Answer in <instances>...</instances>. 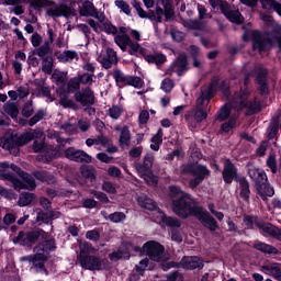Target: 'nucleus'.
I'll return each mask as SVG.
<instances>
[{"label":"nucleus","mask_w":281,"mask_h":281,"mask_svg":"<svg viewBox=\"0 0 281 281\" xmlns=\"http://www.w3.org/2000/svg\"><path fill=\"white\" fill-rule=\"evenodd\" d=\"M169 196L172 201V212H175L177 216L180 218L196 216L202 225L210 229V232H216L218 223L192 199V195L183 192L180 187L171 186L169 187Z\"/></svg>","instance_id":"1"},{"label":"nucleus","mask_w":281,"mask_h":281,"mask_svg":"<svg viewBox=\"0 0 281 281\" xmlns=\"http://www.w3.org/2000/svg\"><path fill=\"white\" fill-rule=\"evenodd\" d=\"M38 240H43L35 246V249L40 250V252L49 256V251H54V249H56V241L54 239H49V233L41 228L29 233L21 231L18 236L13 238V244L32 248V246L38 243Z\"/></svg>","instance_id":"2"},{"label":"nucleus","mask_w":281,"mask_h":281,"mask_svg":"<svg viewBox=\"0 0 281 281\" xmlns=\"http://www.w3.org/2000/svg\"><path fill=\"white\" fill-rule=\"evenodd\" d=\"M231 109L235 111H241V109H247L249 115L252 113H258L260 111V102L256 98H248L247 93H235L232 101L226 103L217 113V120L220 122H225L229 117Z\"/></svg>","instance_id":"3"},{"label":"nucleus","mask_w":281,"mask_h":281,"mask_svg":"<svg viewBox=\"0 0 281 281\" xmlns=\"http://www.w3.org/2000/svg\"><path fill=\"white\" fill-rule=\"evenodd\" d=\"M32 139H45L43 130H29L20 136L7 133L0 137V147L4 150H9L11 155H19V147L25 146V144H30Z\"/></svg>","instance_id":"4"},{"label":"nucleus","mask_w":281,"mask_h":281,"mask_svg":"<svg viewBox=\"0 0 281 281\" xmlns=\"http://www.w3.org/2000/svg\"><path fill=\"white\" fill-rule=\"evenodd\" d=\"M216 87H218V81L213 80L209 86L201 88V92L195 102V110H193V115H186L187 122H192V120H194L195 124H201L203 120H207V106L210 100L214 98Z\"/></svg>","instance_id":"5"},{"label":"nucleus","mask_w":281,"mask_h":281,"mask_svg":"<svg viewBox=\"0 0 281 281\" xmlns=\"http://www.w3.org/2000/svg\"><path fill=\"white\" fill-rule=\"evenodd\" d=\"M0 179L11 181L14 190H36V180L31 175H23V180L19 179L13 172H4L0 169Z\"/></svg>","instance_id":"6"},{"label":"nucleus","mask_w":281,"mask_h":281,"mask_svg":"<svg viewBox=\"0 0 281 281\" xmlns=\"http://www.w3.org/2000/svg\"><path fill=\"white\" fill-rule=\"evenodd\" d=\"M273 34H281V24H274L272 31L267 35L260 34V32L252 33V47L254 49H258V52H266L268 47H271V43H273L272 38Z\"/></svg>","instance_id":"7"},{"label":"nucleus","mask_w":281,"mask_h":281,"mask_svg":"<svg viewBox=\"0 0 281 281\" xmlns=\"http://www.w3.org/2000/svg\"><path fill=\"white\" fill-rule=\"evenodd\" d=\"M36 8H46V14L52 19H59V16H67L69 14V7L66 4H56L52 0H37Z\"/></svg>","instance_id":"8"},{"label":"nucleus","mask_w":281,"mask_h":281,"mask_svg":"<svg viewBox=\"0 0 281 281\" xmlns=\"http://www.w3.org/2000/svg\"><path fill=\"white\" fill-rule=\"evenodd\" d=\"M78 261L82 269H88V271H102L106 269V259H102L98 256L79 255Z\"/></svg>","instance_id":"9"},{"label":"nucleus","mask_w":281,"mask_h":281,"mask_svg":"<svg viewBox=\"0 0 281 281\" xmlns=\"http://www.w3.org/2000/svg\"><path fill=\"white\" fill-rule=\"evenodd\" d=\"M180 267L186 270L203 269V261L199 257H183L179 263L171 261L162 265V271Z\"/></svg>","instance_id":"10"},{"label":"nucleus","mask_w":281,"mask_h":281,"mask_svg":"<svg viewBox=\"0 0 281 281\" xmlns=\"http://www.w3.org/2000/svg\"><path fill=\"white\" fill-rule=\"evenodd\" d=\"M143 251L154 262H161V260H164L165 248L164 246H161V244L157 241H147L143 246Z\"/></svg>","instance_id":"11"},{"label":"nucleus","mask_w":281,"mask_h":281,"mask_svg":"<svg viewBox=\"0 0 281 281\" xmlns=\"http://www.w3.org/2000/svg\"><path fill=\"white\" fill-rule=\"evenodd\" d=\"M220 10L222 14L231 22L235 23L236 25H243L245 23V18L240 13V11L232 5L229 3L224 2L220 5Z\"/></svg>","instance_id":"12"},{"label":"nucleus","mask_w":281,"mask_h":281,"mask_svg":"<svg viewBox=\"0 0 281 281\" xmlns=\"http://www.w3.org/2000/svg\"><path fill=\"white\" fill-rule=\"evenodd\" d=\"M65 158L77 164H91L92 157L82 149L69 147L65 150Z\"/></svg>","instance_id":"13"},{"label":"nucleus","mask_w":281,"mask_h":281,"mask_svg":"<svg viewBox=\"0 0 281 281\" xmlns=\"http://www.w3.org/2000/svg\"><path fill=\"white\" fill-rule=\"evenodd\" d=\"M79 14L80 16H93L94 19H98L100 23H103L105 19L104 13L99 12V10L95 9V5H93V2L89 0L81 3L79 7Z\"/></svg>","instance_id":"14"},{"label":"nucleus","mask_w":281,"mask_h":281,"mask_svg":"<svg viewBox=\"0 0 281 281\" xmlns=\"http://www.w3.org/2000/svg\"><path fill=\"white\" fill-rule=\"evenodd\" d=\"M74 98L76 102H79V104H81V106H91L95 104V94L90 87H86L75 92Z\"/></svg>","instance_id":"15"},{"label":"nucleus","mask_w":281,"mask_h":281,"mask_svg":"<svg viewBox=\"0 0 281 281\" xmlns=\"http://www.w3.org/2000/svg\"><path fill=\"white\" fill-rule=\"evenodd\" d=\"M183 71H188V56L184 54L179 55L176 60L167 69V76H172V74H178V76H183Z\"/></svg>","instance_id":"16"},{"label":"nucleus","mask_w":281,"mask_h":281,"mask_svg":"<svg viewBox=\"0 0 281 281\" xmlns=\"http://www.w3.org/2000/svg\"><path fill=\"white\" fill-rule=\"evenodd\" d=\"M252 74L256 76V82L259 86L261 95H267V93H269V86L267 83V75L269 72L265 67L256 66Z\"/></svg>","instance_id":"17"},{"label":"nucleus","mask_w":281,"mask_h":281,"mask_svg":"<svg viewBox=\"0 0 281 281\" xmlns=\"http://www.w3.org/2000/svg\"><path fill=\"white\" fill-rule=\"evenodd\" d=\"M34 254L33 255V261L32 265L35 268L37 273H44L45 276L49 274V271L47 268H45V262H47V255L41 252L36 248H34Z\"/></svg>","instance_id":"18"},{"label":"nucleus","mask_w":281,"mask_h":281,"mask_svg":"<svg viewBox=\"0 0 281 281\" xmlns=\"http://www.w3.org/2000/svg\"><path fill=\"white\" fill-rule=\"evenodd\" d=\"M48 40L44 42L42 46L34 50L36 56L40 58H45V56H49L52 54V44L54 43V30L49 29L47 31Z\"/></svg>","instance_id":"19"},{"label":"nucleus","mask_w":281,"mask_h":281,"mask_svg":"<svg viewBox=\"0 0 281 281\" xmlns=\"http://www.w3.org/2000/svg\"><path fill=\"white\" fill-rule=\"evenodd\" d=\"M248 177L254 181L256 190L263 183H268L267 173L262 169H256L254 167L248 168Z\"/></svg>","instance_id":"20"},{"label":"nucleus","mask_w":281,"mask_h":281,"mask_svg":"<svg viewBox=\"0 0 281 281\" xmlns=\"http://www.w3.org/2000/svg\"><path fill=\"white\" fill-rule=\"evenodd\" d=\"M114 131H117V133H120L119 146L123 148V150L128 148V146H131V130L128 128V126L124 125L123 127H120V125H116L114 127Z\"/></svg>","instance_id":"21"},{"label":"nucleus","mask_w":281,"mask_h":281,"mask_svg":"<svg viewBox=\"0 0 281 281\" xmlns=\"http://www.w3.org/2000/svg\"><path fill=\"white\" fill-rule=\"evenodd\" d=\"M153 164H155V156H153V154H147L144 157L143 164H135V170L138 172V175H146V172H153Z\"/></svg>","instance_id":"22"},{"label":"nucleus","mask_w":281,"mask_h":281,"mask_svg":"<svg viewBox=\"0 0 281 281\" xmlns=\"http://www.w3.org/2000/svg\"><path fill=\"white\" fill-rule=\"evenodd\" d=\"M222 177L226 183H232L238 177V170L236 166L229 160L224 161V169L222 171Z\"/></svg>","instance_id":"23"},{"label":"nucleus","mask_w":281,"mask_h":281,"mask_svg":"<svg viewBox=\"0 0 281 281\" xmlns=\"http://www.w3.org/2000/svg\"><path fill=\"white\" fill-rule=\"evenodd\" d=\"M80 172L88 188H92V186H95V168H93V166H82L80 168Z\"/></svg>","instance_id":"24"},{"label":"nucleus","mask_w":281,"mask_h":281,"mask_svg":"<svg viewBox=\"0 0 281 281\" xmlns=\"http://www.w3.org/2000/svg\"><path fill=\"white\" fill-rule=\"evenodd\" d=\"M258 227L259 229H262L265 234H268V236H271L281 243V229L278 226L271 223L261 222V224H258Z\"/></svg>","instance_id":"25"},{"label":"nucleus","mask_w":281,"mask_h":281,"mask_svg":"<svg viewBox=\"0 0 281 281\" xmlns=\"http://www.w3.org/2000/svg\"><path fill=\"white\" fill-rule=\"evenodd\" d=\"M104 69H111L113 65H117V53L113 48L106 49V55L101 59Z\"/></svg>","instance_id":"26"},{"label":"nucleus","mask_w":281,"mask_h":281,"mask_svg":"<svg viewBox=\"0 0 281 281\" xmlns=\"http://www.w3.org/2000/svg\"><path fill=\"white\" fill-rule=\"evenodd\" d=\"M260 271L267 276H272V278H281V263H268L261 266Z\"/></svg>","instance_id":"27"},{"label":"nucleus","mask_w":281,"mask_h":281,"mask_svg":"<svg viewBox=\"0 0 281 281\" xmlns=\"http://www.w3.org/2000/svg\"><path fill=\"white\" fill-rule=\"evenodd\" d=\"M199 172H207L205 166L194 165V164H184L180 167V175H195Z\"/></svg>","instance_id":"28"},{"label":"nucleus","mask_w":281,"mask_h":281,"mask_svg":"<svg viewBox=\"0 0 281 281\" xmlns=\"http://www.w3.org/2000/svg\"><path fill=\"white\" fill-rule=\"evenodd\" d=\"M110 260H128L131 258V250L128 246L121 245L120 248L109 255Z\"/></svg>","instance_id":"29"},{"label":"nucleus","mask_w":281,"mask_h":281,"mask_svg":"<svg viewBox=\"0 0 281 281\" xmlns=\"http://www.w3.org/2000/svg\"><path fill=\"white\" fill-rule=\"evenodd\" d=\"M254 248L257 249V251H261V254H268V255H272V256H278V254H279L278 248H276L269 244H265L260 240H256L254 243Z\"/></svg>","instance_id":"30"},{"label":"nucleus","mask_w":281,"mask_h":281,"mask_svg":"<svg viewBox=\"0 0 281 281\" xmlns=\"http://www.w3.org/2000/svg\"><path fill=\"white\" fill-rule=\"evenodd\" d=\"M60 217V212L48 211V212H40L37 213L36 221L37 223H49V221H54Z\"/></svg>","instance_id":"31"},{"label":"nucleus","mask_w":281,"mask_h":281,"mask_svg":"<svg viewBox=\"0 0 281 281\" xmlns=\"http://www.w3.org/2000/svg\"><path fill=\"white\" fill-rule=\"evenodd\" d=\"M238 182L240 188L239 196L249 203V196L251 194V191L249 190V181H247V178H239Z\"/></svg>","instance_id":"32"},{"label":"nucleus","mask_w":281,"mask_h":281,"mask_svg":"<svg viewBox=\"0 0 281 281\" xmlns=\"http://www.w3.org/2000/svg\"><path fill=\"white\" fill-rule=\"evenodd\" d=\"M257 192L261 196L262 201H267V196H273V194H276L273 187L267 182H263L262 186L257 187Z\"/></svg>","instance_id":"33"},{"label":"nucleus","mask_w":281,"mask_h":281,"mask_svg":"<svg viewBox=\"0 0 281 281\" xmlns=\"http://www.w3.org/2000/svg\"><path fill=\"white\" fill-rule=\"evenodd\" d=\"M138 205H140L144 210H149V212L157 210V202L147 195H142L138 198Z\"/></svg>","instance_id":"34"},{"label":"nucleus","mask_w":281,"mask_h":281,"mask_svg":"<svg viewBox=\"0 0 281 281\" xmlns=\"http://www.w3.org/2000/svg\"><path fill=\"white\" fill-rule=\"evenodd\" d=\"M31 177L33 180L35 178L37 181H42V183H56V178H54V176L47 171H35Z\"/></svg>","instance_id":"35"},{"label":"nucleus","mask_w":281,"mask_h":281,"mask_svg":"<svg viewBox=\"0 0 281 281\" xmlns=\"http://www.w3.org/2000/svg\"><path fill=\"white\" fill-rule=\"evenodd\" d=\"M78 52L76 50H64L57 56L59 63H74V60H78Z\"/></svg>","instance_id":"36"},{"label":"nucleus","mask_w":281,"mask_h":281,"mask_svg":"<svg viewBox=\"0 0 281 281\" xmlns=\"http://www.w3.org/2000/svg\"><path fill=\"white\" fill-rule=\"evenodd\" d=\"M206 172H198L195 175H193V177H195L194 179H191L189 181V187L192 188V190H194V188H198V186H201V183H203L205 177H210V169H207V167H205Z\"/></svg>","instance_id":"37"},{"label":"nucleus","mask_w":281,"mask_h":281,"mask_svg":"<svg viewBox=\"0 0 281 281\" xmlns=\"http://www.w3.org/2000/svg\"><path fill=\"white\" fill-rule=\"evenodd\" d=\"M3 111L13 120L19 117V104H16L15 102L8 101L7 103H4Z\"/></svg>","instance_id":"38"},{"label":"nucleus","mask_w":281,"mask_h":281,"mask_svg":"<svg viewBox=\"0 0 281 281\" xmlns=\"http://www.w3.org/2000/svg\"><path fill=\"white\" fill-rule=\"evenodd\" d=\"M36 199V195L31 192H22L18 200V205L20 207H27Z\"/></svg>","instance_id":"39"},{"label":"nucleus","mask_w":281,"mask_h":281,"mask_svg":"<svg viewBox=\"0 0 281 281\" xmlns=\"http://www.w3.org/2000/svg\"><path fill=\"white\" fill-rule=\"evenodd\" d=\"M59 104L60 106H64V109H74V111L78 109V104H76L74 100L69 99L65 92L59 94Z\"/></svg>","instance_id":"40"},{"label":"nucleus","mask_w":281,"mask_h":281,"mask_svg":"<svg viewBox=\"0 0 281 281\" xmlns=\"http://www.w3.org/2000/svg\"><path fill=\"white\" fill-rule=\"evenodd\" d=\"M263 10H274L281 16V4L276 0H260Z\"/></svg>","instance_id":"41"},{"label":"nucleus","mask_w":281,"mask_h":281,"mask_svg":"<svg viewBox=\"0 0 281 281\" xmlns=\"http://www.w3.org/2000/svg\"><path fill=\"white\" fill-rule=\"evenodd\" d=\"M160 218L165 225L171 228H179L181 227V221H179L177 217H170L166 216L164 212H160Z\"/></svg>","instance_id":"42"},{"label":"nucleus","mask_w":281,"mask_h":281,"mask_svg":"<svg viewBox=\"0 0 281 281\" xmlns=\"http://www.w3.org/2000/svg\"><path fill=\"white\" fill-rule=\"evenodd\" d=\"M0 168L2 169V172H9L8 170H10V169L13 170V172H16V175L22 177V179H20V181H23V175H26L16 165L10 164L8 161L0 162Z\"/></svg>","instance_id":"43"},{"label":"nucleus","mask_w":281,"mask_h":281,"mask_svg":"<svg viewBox=\"0 0 281 281\" xmlns=\"http://www.w3.org/2000/svg\"><path fill=\"white\" fill-rule=\"evenodd\" d=\"M131 56H145L146 48L142 47L138 43H134L133 40L128 43Z\"/></svg>","instance_id":"44"},{"label":"nucleus","mask_w":281,"mask_h":281,"mask_svg":"<svg viewBox=\"0 0 281 281\" xmlns=\"http://www.w3.org/2000/svg\"><path fill=\"white\" fill-rule=\"evenodd\" d=\"M131 37L127 34H119L114 37V43L126 52V46L131 43Z\"/></svg>","instance_id":"45"},{"label":"nucleus","mask_w":281,"mask_h":281,"mask_svg":"<svg viewBox=\"0 0 281 281\" xmlns=\"http://www.w3.org/2000/svg\"><path fill=\"white\" fill-rule=\"evenodd\" d=\"M45 117H47V110L41 109L29 120L27 124L29 126H36Z\"/></svg>","instance_id":"46"},{"label":"nucleus","mask_w":281,"mask_h":281,"mask_svg":"<svg viewBox=\"0 0 281 281\" xmlns=\"http://www.w3.org/2000/svg\"><path fill=\"white\" fill-rule=\"evenodd\" d=\"M145 59L147 63H151L153 65H164L167 60L166 55L164 54L147 55Z\"/></svg>","instance_id":"47"},{"label":"nucleus","mask_w":281,"mask_h":281,"mask_svg":"<svg viewBox=\"0 0 281 281\" xmlns=\"http://www.w3.org/2000/svg\"><path fill=\"white\" fill-rule=\"evenodd\" d=\"M53 69H54V58L52 57L42 58V71L49 76Z\"/></svg>","instance_id":"48"},{"label":"nucleus","mask_w":281,"mask_h":281,"mask_svg":"<svg viewBox=\"0 0 281 281\" xmlns=\"http://www.w3.org/2000/svg\"><path fill=\"white\" fill-rule=\"evenodd\" d=\"M184 27L188 30H204L205 24L199 20H187L183 22Z\"/></svg>","instance_id":"49"},{"label":"nucleus","mask_w":281,"mask_h":281,"mask_svg":"<svg viewBox=\"0 0 281 281\" xmlns=\"http://www.w3.org/2000/svg\"><path fill=\"white\" fill-rule=\"evenodd\" d=\"M77 78H79L81 85H88L89 87L95 82V80H93L95 74L83 72L82 75H78Z\"/></svg>","instance_id":"50"},{"label":"nucleus","mask_w":281,"mask_h":281,"mask_svg":"<svg viewBox=\"0 0 281 281\" xmlns=\"http://www.w3.org/2000/svg\"><path fill=\"white\" fill-rule=\"evenodd\" d=\"M244 224L247 229H254V225L258 227V224H262V222H260L257 216L246 215L244 217Z\"/></svg>","instance_id":"51"},{"label":"nucleus","mask_w":281,"mask_h":281,"mask_svg":"<svg viewBox=\"0 0 281 281\" xmlns=\"http://www.w3.org/2000/svg\"><path fill=\"white\" fill-rule=\"evenodd\" d=\"M105 218L108 221H111V223H124V221H126V214H124L123 212H114L108 215V217Z\"/></svg>","instance_id":"52"},{"label":"nucleus","mask_w":281,"mask_h":281,"mask_svg":"<svg viewBox=\"0 0 281 281\" xmlns=\"http://www.w3.org/2000/svg\"><path fill=\"white\" fill-rule=\"evenodd\" d=\"M79 256H85V254H93V251H95V248H93V246H91L88 241L83 240H79Z\"/></svg>","instance_id":"53"},{"label":"nucleus","mask_w":281,"mask_h":281,"mask_svg":"<svg viewBox=\"0 0 281 281\" xmlns=\"http://www.w3.org/2000/svg\"><path fill=\"white\" fill-rule=\"evenodd\" d=\"M268 168H270L272 175L278 172V160L276 159V154H270L266 161Z\"/></svg>","instance_id":"54"},{"label":"nucleus","mask_w":281,"mask_h":281,"mask_svg":"<svg viewBox=\"0 0 281 281\" xmlns=\"http://www.w3.org/2000/svg\"><path fill=\"white\" fill-rule=\"evenodd\" d=\"M142 179L146 182L147 186H157V177L153 175V171L145 172V173H139Z\"/></svg>","instance_id":"55"},{"label":"nucleus","mask_w":281,"mask_h":281,"mask_svg":"<svg viewBox=\"0 0 281 281\" xmlns=\"http://www.w3.org/2000/svg\"><path fill=\"white\" fill-rule=\"evenodd\" d=\"M22 115L23 117H32V115H34V103L32 101L24 103Z\"/></svg>","instance_id":"56"},{"label":"nucleus","mask_w":281,"mask_h":281,"mask_svg":"<svg viewBox=\"0 0 281 281\" xmlns=\"http://www.w3.org/2000/svg\"><path fill=\"white\" fill-rule=\"evenodd\" d=\"M125 85H130L131 87H135V89H142L144 87V81L139 77H127V81Z\"/></svg>","instance_id":"57"},{"label":"nucleus","mask_w":281,"mask_h":281,"mask_svg":"<svg viewBox=\"0 0 281 281\" xmlns=\"http://www.w3.org/2000/svg\"><path fill=\"white\" fill-rule=\"evenodd\" d=\"M113 78L115 80V82L121 83V85H126L128 77L124 75V72H122V70L120 69H115L113 71Z\"/></svg>","instance_id":"58"},{"label":"nucleus","mask_w":281,"mask_h":281,"mask_svg":"<svg viewBox=\"0 0 281 281\" xmlns=\"http://www.w3.org/2000/svg\"><path fill=\"white\" fill-rule=\"evenodd\" d=\"M108 115H110L112 120H120L122 116V108L120 105H113L109 109Z\"/></svg>","instance_id":"59"},{"label":"nucleus","mask_w":281,"mask_h":281,"mask_svg":"<svg viewBox=\"0 0 281 281\" xmlns=\"http://www.w3.org/2000/svg\"><path fill=\"white\" fill-rule=\"evenodd\" d=\"M52 80L58 87H63V85H65V82L67 81V79L65 78V75H63V72H58V71H55L52 75Z\"/></svg>","instance_id":"60"},{"label":"nucleus","mask_w":281,"mask_h":281,"mask_svg":"<svg viewBox=\"0 0 281 281\" xmlns=\"http://www.w3.org/2000/svg\"><path fill=\"white\" fill-rule=\"evenodd\" d=\"M80 79L78 77H74L71 78L69 81H68V91L71 92V91H79L80 89Z\"/></svg>","instance_id":"61"},{"label":"nucleus","mask_w":281,"mask_h":281,"mask_svg":"<svg viewBox=\"0 0 281 281\" xmlns=\"http://www.w3.org/2000/svg\"><path fill=\"white\" fill-rule=\"evenodd\" d=\"M90 194H92V196H95V199H98V201H100L101 203H109V196L106 195V193L102 192V191H95V190H90Z\"/></svg>","instance_id":"62"},{"label":"nucleus","mask_w":281,"mask_h":281,"mask_svg":"<svg viewBox=\"0 0 281 281\" xmlns=\"http://www.w3.org/2000/svg\"><path fill=\"white\" fill-rule=\"evenodd\" d=\"M101 27L106 34H117V27L110 22H101Z\"/></svg>","instance_id":"63"},{"label":"nucleus","mask_w":281,"mask_h":281,"mask_svg":"<svg viewBox=\"0 0 281 281\" xmlns=\"http://www.w3.org/2000/svg\"><path fill=\"white\" fill-rule=\"evenodd\" d=\"M116 8H119L120 10H122V12H124V14H131V5H128L126 3V1L124 0H116L115 2Z\"/></svg>","instance_id":"64"}]
</instances>
